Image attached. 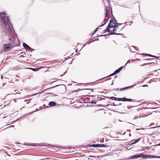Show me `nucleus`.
Returning a JSON list of instances; mask_svg holds the SVG:
<instances>
[{
    "instance_id": "nucleus-1",
    "label": "nucleus",
    "mask_w": 160,
    "mask_h": 160,
    "mask_svg": "<svg viewBox=\"0 0 160 160\" xmlns=\"http://www.w3.org/2000/svg\"><path fill=\"white\" fill-rule=\"evenodd\" d=\"M120 29L118 27H113L112 26H108L106 29L104 30V32L108 31L112 34H119L118 31Z\"/></svg>"
},
{
    "instance_id": "nucleus-2",
    "label": "nucleus",
    "mask_w": 160,
    "mask_h": 160,
    "mask_svg": "<svg viewBox=\"0 0 160 160\" xmlns=\"http://www.w3.org/2000/svg\"><path fill=\"white\" fill-rule=\"evenodd\" d=\"M105 17L108 18L112 16V12L111 7L109 6H106L105 8Z\"/></svg>"
},
{
    "instance_id": "nucleus-3",
    "label": "nucleus",
    "mask_w": 160,
    "mask_h": 160,
    "mask_svg": "<svg viewBox=\"0 0 160 160\" xmlns=\"http://www.w3.org/2000/svg\"><path fill=\"white\" fill-rule=\"evenodd\" d=\"M12 44L10 43L6 44L4 47V50L5 52H6L9 50L12 49Z\"/></svg>"
},
{
    "instance_id": "nucleus-4",
    "label": "nucleus",
    "mask_w": 160,
    "mask_h": 160,
    "mask_svg": "<svg viewBox=\"0 0 160 160\" xmlns=\"http://www.w3.org/2000/svg\"><path fill=\"white\" fill-rule=\"evenodd\" d=\"M1 15L3 22L6 24V21L9 19L8 17L6 16V14L4 13H0Z\"/></svg>"
},
{
    "instance_id": "nucleus-5",
    "label": "nucleus",
    "mask_w": 160,
    "mask_h": 160,
    "mask_svg": "<svg viewBox=\"0 0 160 160\" xmlns=\"http://www.w3.org/2000/svg\"><path fill=\"white\" fill-rule=\"evenodd\" d=\"M6 22H7L8 27L10 28L11 30L12 31H13L14 32H15V31L14 30V28L12 26V24L9 21V19L6 21Z\"/></svg>"
},
{
    "instance_id": "nucleus-6",
    "label": "nucleus",
    "mask_w": 160,
    "mask_h": 160,
    "mask_svg": "<svg viewBox=\"0 0 160 160\" xmlns=\"http://www.w3.org/2000/svg\"><path fill=\"white\" fill-rule=\"evenodd\" d=\"M108 26H112L113 27H118L116 24V21L114 20H110V22Z\"/></svg>"
},
{
    "instance_id": "nucleus-7",
    "label": "nucleus",
    "mask_w": 160,
    "mask_h": 160,
    "mask_svg": "<svg viewBox=\"0 0 160 160\" xmlns=\"http://www.w3.org/2000/svg\"><path fill=\"white\" fill-rule=\"evenodd\" d=\"M23 47L27 50H30L31 51H32V48L27 44L26 43H23Z\"/></svg>"
},
{
    "instance_id": "nucleus-8",
    "label": "nucleus",
    "mask_w": 160,
    "mask_h": 160,
    "mask_svg": "<svg viewBox=\"0 0 160 160\" xmlns=\"http://www.w3.org/2000/svg\"><path fill=\"white\" fill-rule=\"evenodd\" d=\"M107 22V21H106V19H104V23L102 25H101V26H98L96 29V30L94 31V33H93V34H92V35H93L97 31H98V29H101V27L102 26H103L106 23V22Z\"/></svg>"
},
{
    "instance_id": "nucleus-9",
    "label": "nucleus",
    "mask_w": 160,
    "mask_h": 160,
    "mask_svg": "<svg viewBox=\"0 0 160 160\" xmlns=\"http://www.w3.org/2000/svg\"><path fill=\"white\" fill-rule=\"evenodd\" d=\"M123 67V66H122L119 68L118 69L116 70V71H114V74H116L119 73L122 69V68Z\"/></svg>"
},
{
    "instance_id": "nucleus-10",
    "label": "nucleus",
    "mask_w": 160,
    "mask_h": 160,
    "mask_svg": "<svg viewBox=\"0 0 160 160\" xmlns=\"http://www.w3.org/2000/svg\"><path fill=\"white\" fill-rule=\"evenodd\" d=\"M160 158V157L159 156H153L151 155H148V158Z\"/></svg>"
},
{
    "instance_id": "nucleus-11",
    "label": "nucleus",
    "mask_w": 160,
    "mask_h": 160,
    "mask_svg": "<svg viewBox=\"0 0 160 160\" xmlns=\"http://www.w3.org/2000/svg\"><path fill=\"white\" fill-rule=\"evenodd\" d=\"M134 48L136 49V50H137V48L135 46H132L131 47V48H130V50L131 51V52H135V51H134L133 50V49H132V48Z\"/></svg>"
},
{
    "instance_id": "nucleus-12",
    "label": "nucleus",
    "mask_w": 160,
    "mask_h": 160,
    "mask_svg": "<svg viewBox=\"0 0 160 160\" xmlns=\"http://www.w3.org/2000/svg\"><path fill=\"white\" fill-rule=\"evenodd\" d=\"M117 101H125V98H117Z\"/></svg>"
},
{
    "instance_id": "nucleus-13",
    "label": "nucleus",
    "mask_w": 160,
    "mask_h": 160,
    "mask_svg": "<svg viewBox=\"0 0 160 160\" xmlns=\"http://www.w3.org/2000/svg\"><path fill=\"white\" fill-rule=\"evenodd\" d=\"M56 103L53 102H49V105L50 106H53L56 105Z\"/></svg>"
},
{
    "instance_id": "nucleus-14",
    "label": "nucleus",
    "mask_w": 160,
    "mask_h": 160,
    "mask_svg": "<svg viewBox=\"0 0 160 160\" xmlns=\"http://www.w3.org/2000/svg\"><path fill=\"white\" fill-rule=\"evenodd\" d=\"M100 145L99 144H93L92 145V147H99V146H100Z\"/></svg>"
},
{
    "instance_id": "nucleus-15",
    "label": "nucleus",
    "mask_w": 160,
    "mask_h": 160,
    "mask_svg": "<svg viewBox=\"0 0 160 160\" xmlns=\"http://www.w3.org/2000/svg\"><path fill=\"white\" fill-rule=\"evenodd\" d=\"M125 101H130V102H132L133 100L132 99H131L127 98H125Z\"/></svg>"
},
{
    "instance_id": "nucleus-16",
    "label": "nucleus",
    "mask_w": 160,
    "mask_h": 160,
    "mask_svg": "<svg viewBox=\"0 0 160 160\" xmlns=\"http://www.w3.org/2000/svg\"><path fill=\"white\" fill-rule=\"evenodd\" d=\"M100 146H99V147H108V146L103 144H100Z\"/></svg>"
},
{
    "instance_id": "nucleus-17",
    "label": "nucleus",
    "mask_w": 160,
    "mask_h": 160,
    "mask_svg": "<svg viewBox=\"0 0 160 160\" xmlns=\"http://www.w3.org/2000/svg\"><path fill=\"white\" fill-rule=\"evenodd\" d=\"M138 158V155H136L133 156L132 157V159H135L137 158Z\"/></svg>"
},
{
    "instance_id": "nucleus-18",
    "label": "nucleus",
    "mask_w": 160,
    "mask_h": 160,
    "mask_svg": "<svg viewBox=\"0 0 160 160\" xmlns=\"http://www.w3.org/2000/svg\"><path fill=\"white\" fill-rule=\"evenodd\" d=\"M134 85H132V86H131L126 87H125L126 89H130V88H133L134 87Z\"/></svg>"
},
{
    "instance_id": "nucleus-19",
    "label": "nucleus",
    "mask_w": 160,
    "mask_h": 160,
    "mask_svg": "<svg viewBox=\"0 0 160 160\" xmlns=\"http://www.w3.org/2000/svg\"><path fill=\"white\" fill-rule=\"evenodd\" d=\"M148 155H143V156H142V158H148Z\"/></svg>"
},
{
    "instance_id": "nucleus-20",
    "label": "nucleus",
    "mask_w": 160,
    "mask_h": 160,
    "mask_svg": "<svg viewBox=\"0 0 160 160\" xmlns=\"http://www.w3.org/2000/svg\"><path fill=\"white\" fill-rule=\"evenodd\" d=\"M143 154L142 153H141L140 154L138 155V158H142V156H143Z\"/></svg>"
},
{
    "instance_id": "nucleus-21",
    "label": "nucleus",
    "mask_w": 160,
    "mask_h": 160,
    "mask_svg": "<svg viewBox=\"0 0 160 160\" xmlns=\"http://www.w3.org/2000/svg\"><path fill=\"white\" fill-rule=\"evenodd\" d=\"M111 98L112 100H117V98H116V97H111Z\"/></svg>"
},
{
    "instance_id": "nucleus-22",
    "label": "nucleus",
    "mask_w": 160,
    "mask_h": 160,
    "mask_svg": "<svg viewBox=\"0 0 160 160\" xmlns=\"http://www.w3.org/2000/svg\"><path fill=\"white\" fill-rule=\"evenodd\" d=\"M146 55H148V56H150L152 57H156L154 56H153L152 55H151V54H145Z\"/></svg>"
},
{
    "instance_id": "nucleus-23",
    "label": "nucleus",
    "mask_w": 160,
    "mask_h": 160,
    "mask_svg": "<svg viewBox=\"0 0 160 160\" xmlns=\"http://www.w3.org/2000/svg\"><path fill=\"white\" fill-rule=\"evenodd\" d=\"M140 139H141V138H138V139H137L135 141V143L138 142H139L140 140Z\"/></svg>"
},
{
    "instance_id": "nucleus-24",
    "label": "nucleus",
    "mask_w": 160,
    "mask_h": 160,
    "mask_svg": "<svg viewBox=\"0 0 160 160\" xmlns=\"http://www.w3.org/2000/svg\"><path fill=\"white\" fill-rule=\"evenodd\" d=\"M108 34H106V35H100L99 36H98V37H102V36H107V35H108Z\"/></svg>"
},
{
    "instance_id": "nucleus-25",
    "label": "nucleus",
    "mask_w": 160,
    "mask_h": 160,
    "mask_svg": "<svg viewBox=\"0 0 160 160\" xmlns=\"http://www.w3.org/2000/svg\"><path fill=\"white\" fill-rule=\"evenodd\" d=\"M96 101L92 100L91 102V103H93V104H96Z\"/></svg>"
},
{
    "instance_id": "nucleus-26",
    "label": "nucleus",
    "mask_w": 160,
    "mask_h": 160,
    "mask_svg": "<svg viewBox=\"0 0 160 160\" xmlns=\"http://www.w3.org/2000/svg\"><path fill=\"white\" fill-rule=\"evenodd\" d=\"M44 108V106H42L39 107V109H42Z\"/></svg>"
},
{
    "instance_id": "nucleus-27",
    "label": "nucleus",
    "mask_w": 160,
    "mask_h": 160,
    "mask_svg": "<svg viewBox=\"0 0 160 160\" xmlns=\"http://www.w3.org/2000/svg\"><path fill=\"white\" fill-rule=\"evenodd\" d=\"M114 72L113 73H112L110 75H109V76H113V75H115L116 74H114Z\"/></svg>"
},
{
    "instance_id": "nucleus-28",
    "label": "nucleus",
    "mask_w": 160,
    "mask_h": 160,
    "mask_svg": "<svg viewBox=\"0 0 160 160\" xmlns=\"http://www.w3.org/2000/svg\"><path fill=\"white\" fill-rule=\"evenodd\" d=\"M126 90V88L125 87V88H121V89H120V90L121 91H122V90Z\"/></svg>"
},
{
    "instance_id": "nucleus-29",
    "label": "nucleus",
    "mask_w": 160,
    "mask_h": 160,
    "mask_svg": "<svg viewBox=\"0 0 160 160\" xmlns=\"http://www.w3.org/2000/svg\"><path fill=\"white\" fill-rule=\"evenodd\" d=\"M154 123H151V124L149 125V126L150 127H151V126H152V125H154Z\"/></svg>"
},
{
    "instance_id": "nucleus-30",
    "label": "nucleus",
    "mask_w": 160,
    "mask_h": 160,
    "mask_svg": "<svg viewBox=\"0 0 160 160\" xmlns=\"http://www.w3.org/2000/svg\"><path fill=\"white\" fill-rule=\"evenodd\" d=\"M18 90H15L14 91V92L15 93H17L18 92H17Z\"/></svg>"
},
{
    "instance_id": "nucleus-31",
    "label": "nucleus",
    "mask_w": 160,
    "mask_h": 160,
    "mask_svg": "<svg viewBox=\"0 0 160 160\" xmlns=\"http://www.w3.org/2000/svg\"><path fill=\"white\" fill-rule=\"evenodd\" d=\"M91 42H86L85 44H87L88 45L89 43H91Z\"/></svg>"
},
{
    "instance_id": "nucleus-32",
    "label": "nucleus",
    "mask_w": 160,
    "mask_h": 160,
    "mask_svg": "<svg viewBox=\"0 0 160 160\" xmlns=\"http://www.w3.org/2000/svg\"><path fill=\"white\" fill-rule=\"evenodd\" d=\"M130 60H128L126 64L125 65H126L128 63H130Z\"/></svg>"
},
{
    "instance_id": "nucleus-33",
    "label": "nucleus",
    "mask_w": 160,
    "mask_h": 160,
    "mask_svg": "<svg viewBox=\"0 0 160 160\" xmlns=\"http://www.w3.org/2000/svg\"><path fill=\"white\" fill-rule=\"evenodd\" d=\"M32 69H33V71H36L38 69H37L33 68Z\"/></svg>"
},
{
    "instance_id": "nucleus-34",
    "label": "nucleus",
    "mask_w": 160,
    "mask_h": 160,
    "mask_svg": "<svg viewBox=\"0 0 160 160\" xmlns=\"http://www.w3.org/2000/svg\"><path fill=\"white\" fill-rule=\"evenodd\" d=\"M135 141L134 142H133L132 143H131V145H132V144H135V143H135Z\"/></svg>"
},
{
    "instance_id": "nucleus-35",
    "label": "nucleus",
    "mask_w": 160,
    "mask_h": 160,
    "mask_svg": "<svg viewBox=\"0 0 160 160\" xmlns=\"http://www.w3.org/2000/svg\"><path fill=\"white\" fill-rule=\"evenodd\" d=\"M132 107H133V106H132L131 107H130L129 106H128V109H130V108H131Z\"/></svg>"
},
{
    "instance_id": "nucleus-36",
    "label": "nucleus",
    "mask_w": 160,
    "mask_h": 160,
    "mask_svg": "<svg viewBox=\"0 0 160 160\" xmlns=\"http://www.w3.org/2000/svg\"><path fill=\"white\" fill-rule=\"evenodd\" d=\"M127 131L129 132H130L131 131L130 129H129V130H127Z\"/></svg>"
},
{
    "instance_id": "nucleus-37",
    "label": "nucleus",
    "mask_w": 160,
    "mask_h": 160,
    "mask_svg": "<svg viewBox=\"0 0 160 160\" xmlns=\"http://www.w3.org/2000/svg\"><path fill=\"white\" fill-rule=\"evenodd\" d=\"M147 86V85H144L143 86V87H145V86Z\"/></svg>"
},
{
    "instance_id": "nucleus-38",
    "label": "nucleus",
    "mask_w": 160,
    "mask_h": 160,
    "mask_svg": "<svg viewBox=\"0 0 160 160\" xmlns=\"http://www.w3.org/2000/svg\"><path fill=\"white\" fill-rule=\"evenodd\" d=\"M156 128L155 127H152V128Z\"/></svg>"
},
{
    "instance_id": "nucleus-39",
    "label": "nucleus",
    "mask_w": 160,
    "mask_h": 160,
    "mask_svg": "<svg viewBox=\"0 0 160 160\" xmlns=\"http://www.w3.org/2000/svg\"><path fill=\"white\" fill-rule=\"evenodd\" d=\"M94 40H99V39H98V38H96Z\"/></svg>"
},
{
    "instance_id": "nucleus-40",
    "label": "nucleus",
    "mask_w": 160,
    "mask_h": 160,
    "mask_svg": "<svg viewBox=\"0 0 160 160\" xmlns=\"http://www.w3.org/2000/svg\"><path fill=\"white\" fill-rule=\"evenodd\" d=\"M129 136L130 137H131V133H129Z\"/></svg>"
},
{
    "instance_id": "nucleus-41",
    "label": "nucleus",
    "mask_w": 160,
    "mask_h": 160,
    "mask_svg": "<svg viewBox=\"0 0 160 160\" xmlns=\"http://www.w3.org/2000/svg\"><path fill=\"white\" fill-rule=\"evenodd\" d=\"M58 86V85H56L55 86V87H57V86ZM54 87H52L51 88H53Z\"/></svg>"
},
{
    "instance_id": "nucleus-42",
    "label": "nucleus",
    "mask_w": 160,
    "mask_h": 160,
    "mask_svg": "<svg viewBox=\"0 0 160 160\" xmlns=\"http://www.w3.org/2000/svg\"><path fill=\"white\" fill-rule=\"evenodd\" d=\"M139 129V128H137L136 129V130L137 131V130H138Z\"/></svg>"
},
{
    "instance_id": "nucleus-43",
    "label": "nucleus",
    "mask_w": 160,
    "mask_h": 160,
    "mask_svg": "<svg viewBox=\"0 0 160 160\" xmlns=\"http://www.w3.org/2000/svg\"><path fill=\"white\" fill-rule=\"evenodd\" d=\"M126 133V132H125L123 133V135H124Z\"/></svg>"
},
{
    "instance_id": "nucleus-44",
    "label": "nucleus",
    "mask_w": 160,
    "mask_h": 160,
    "mask_svg": "<svg viewBox=\"0 0 160 160\" xmlns=\"http://www.w3.org/2000/svg\"><path fill=\"white\" fill-rule=\"evenodd\" d=\"M113 105L115 106H117V105H115L114 104Z\"/></svg>"
},
{
    "instance_id": "nucleus-45",
    "label": "nucleus",
    "mask_w": 160,
    "mask_h": 160,
    "mask_svg": "<svg viewBox=\"0 0 160 160\" xmlns=\"http://www.w3.org/2000/svg\"><path fill=\"white\" fill-rule=\"evenodd\" d=\"M157 146H159V145H160V144H159L157 145Z\"/></svg>"
},
{
    "instance_id": "nucleus-46",
    "label": "nucleus",
    "mask_w": 160,
    "mask_h": 160,
    "mask_svg": "<svg viewBox=\"0 0 160 160\" xmlns=\"http://www.w3.org/2000/svg\"><path fill=\"white\" fill-rule=\"evenodd\" d=\"M73 54H74V53H73L71 55V56H72V55H73Z\"/></svg>"
},
{
    "instance_id": "nucleus-47",
    "label": "nucleus",
    "mask_w": 160,
    "mask_h": 160,
    "mask_svg": "<svg viewBox=\"0 0 160 160\" xmlns=\"http://www.w3.org/2000/svg\"><path fill=\"white\" fill-rule=\"evenodd\" d=\"M135 118H136V119H137V118H136L135 117V118H134V119H135Z\"/></svg>"
},
{
    "instance_id": "nucleus-48",
    "label": "nucleus",
    "mask_w": 160,
    "mask_h": 160,
    "mask_svg": "<svg viewBox=\"0 0 160 160\" xmlns=\"http://www.w3.org/2000/svg\"><path fill=\"white\" fill-rule=\"evenodd\" d=\"M135 118H136V119H137V118H136L135 117V118H134V119H135Z\"/></svg>"
},
{
    "instance_id": "nucleus-49",
    "label": "nucleus",
    "mask_w": 160,
    "mask_h": 160,
    "mask_svg": "<svg viewBox=\"0 0 160 160\" xmlns=\"http://www.w3.org/2000/svg\"><path fill=\"white\" fill-rule=\"evenodd\" d=\"M135 118H136V119H137V118H136L135 117V118H134V119H135Z\"/></svg>"
},
{
    "instance_id": "nucleus-50",
    "label": "nucleus",
    "mask_w": 160,
    "mask_h": 160,
    "mask_svg": "<svg viewBox=\"0 0 160 160\" xmlns=\"http://www.w3.org/2000/svg\"><path fill=\"white\" fill-rule=\"evenodd\" d=\"M115 43H116V44H117V43L116 42H115Z\"/></svg>"
},
{
    "instance_id": "nucleus-51",
    "label": "nucleus",
    "mask_w": 160,
    "mask_h": 160,
    "mask_svg": "<svg viewBox=\"0 0 160 160\" xmlns=\"http://www.w3.org/2000/svg\"><path fill=\"white\" fill-rule=\"evenodd\" d=\"M38 110H39V109H37V110H36V111H38Z\"/></svg>"
},
{
    "instance_id": "nucleus-52",
    "label": "nucleus",
    "mask_w": 160,
    "mask_h": 160,
    "mask_svg": "<svg viewBox=\"0 0 160 160\" xmlns=\"http://www.w3.org/2000/svg\"><path fill=\"white\" fill-rule=\"evenodd\" d=\"M146 148H149V147H146Z\"/></svg>"
},
{
    "instance_id": "nucleus-53",
    "label": "nucleus",
    "mask_w": 160,
    "mask_h": 160,
    "mask_svg": "<svg viewBox=\"0 0 160 160\" xmlns=\"http://www.w3.org/2000/svg\"><path fill=\"white\" fill-rule=\"evenodd\" d=\"M77 50H76V52H77Z\"/></svg>"
},
{
    "instance_id": "nucleus-54",
    "label": "nucleus",
    "mask_w": 160,
    "mask_h": 160,
    "mask_svg": "<svg viewBox=\"0 0 160 160\" xmlns=\"http://www.w3.org/2000/svg\"><path fill=\"white\" fill-rule=\"evenodd\" d=\"M15 34L16 35V36L17 35L16 34V33H15Z\"/></svg>"
},
{
    "instance_id": "nucleus-55",
    "label": "nucleus",
    "mask_w": 160,
    "mask_h": 160,
    "mask_svg": "<svg viewBox=\"0 0 160 160\" xmlns=\"http://www.w3.org/2000/svg\"><path fill=\"white\" fill-rule=\"evenodd\" d=\"M113 83H112V85H113Z\"/></svg>"
}]
</instances>
